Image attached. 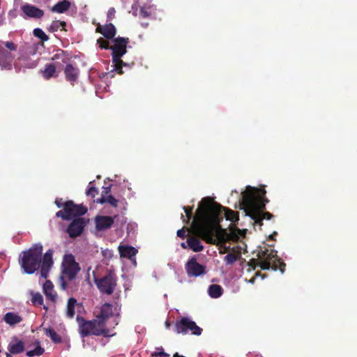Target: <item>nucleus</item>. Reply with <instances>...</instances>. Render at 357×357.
Segmentation results:
<instances>
[{"mask_svg":"<svg viewBox=\"0 0 357 357\" xmlns=\"http://www.w3.org/2000/svg\"><path fill=\"white\" fill-rule=\"evenodd\" d=\"M76 319L82 337L90 335L113 336L114 333H112L110 328H114L119 324L118 315L114 316L113 306L109 303L102 305L99 314L93 320L86 321L79 315L77 316Z\"/></svg>","mask_w":357,"mask_h":357,"instance_id":"1","label":"nucleus"},{"mask_svg":"<svg viewBox=\"0 0 357 357\" xmlns=\"http://www.w3.org/2000/svg\"><path fill=\"white\" fill-rule=\"evenodd\" d=\"M265 190L248 186L239 197L241 208L243 209L245 215L254 220L255 224L262 225L264 219L270 220L273 215L269 212H264L268 199L265 198Z\"/></svg>","mask_w":357,"mask_h":357,"instance_id":"2","label":"nucleus"},{"mask_svg":"<svg viewBox=\"0 0 357 357\" xmlns=\"http://www.w3.org/2000/svg\"><path fill=\"white\" fill-rule=\"evenodd\" d=\"M43 246L36 244L26 251L22 252L20 258L21 267L25 273L32 274L40 266V275L46 278L53 264V251L48 250L42 259Z\"/></svg>","mask_w":357,"mask_h":357,"instance_id":"3","label":"nucleus"},{"mask_svg":"<svg viewBox=\"0 0 357 357\" xmlns=\"http://www.w3.org/2000/svg\"><path fill=\"white\" fill-rule=\"evenodd\" d=\"M197 233L199 237L207 243L222 245L229 241H238L241 238L245 236L246 231L231 227L228 232L219 225L206 224L199 227Z\"/></svg>","mask_w":357,"mask_h":357,"instance_id":"4","label":"nucleus"},{"mask_svg":"<svg viewBox=\"0 0 357 357\" xmlns=\"http://www.w3.org/2000/svg\"><path fill=\"white\" fill-rule=\"evenodd\" d=\"M61 275L59 278L60 286L63 290H66L68 282L74 280L80 270L79 264L75 260L73 255H66L62 261Z\"/></svg>","mask_w":357,"mask_h":357,"instance_id":"5","label":"nucleus"},{"mask_svg":"<svg viewBox=\"0 0 357 357\" xmlns=\"http://www.w3.org/2000/svg\"><path fill=\"white\" fill-rule=\"evenodd\" d=\"M17 50V45L12 41L0 40V68L9 70L15 65L18 68L20 64L14 63L15 55L13 53Z\"/></svg>","mask_w":357,"mask_h":357,"instance_id":"6","label":"nucleus"},{"mask_svg":"<svg viewBox=\"0 0 357 357\" xmlns=\"http://www.w3.org/2000/svg\"><path fill=\"white\" fill-rule=\"evenodd\" d=\"M259 259V266L264 270L273 269L276 271L278 268L281 273L284 271L285 264L280 261L277 256V251L273 249L261 250L258 254Z\"/></svg>","mask_w":357,"mask_h":357,"instance_id":"7","label":"nucleus"},{"mask_svg":"<svg viewBox=\"0 0 357 357\" xmlns=\"http://www.w3.org/2000/svg\"><path fill=\"white\" fill-rule=\"evenodd\" d=\"M114 45L109 47V43L104 38H100L97 40V44L101 49H111L112 50V62H116L126 53V45L128 38L118 37L114 39Z\"/></svg>","mask_w":357,"mask_h":357,"instance_id":"8","label":"nucleus"},{"mask_svg":"<svg viewBox=\"0 0 357 357\" xmlns=\"http://www.w3.org/2000/svg\"><path fill=\"white\" fill-rule=\"evenodd\" d=\"M94 281L100 292L107 295H111L116 287V277L111 271L100 278H95Z\"/></svg>","mask_w":357,"mask_h":357,"instance_id":"9","label":"nucleus"},{"mask_svg":"<svg viewBox=\"0 0 357 357\" xmlns=\"http://www.w3.org/2000/svg\"><path fill=\"white\" fill-rule=\"evenodd\" d=\"M176 331L178 333L187 334L190 333L194 335H200L202 329L198 326L195 321L189 317H182L180 320L176 322Z\"/></svg>","mask_w":357,"mask_h":357,"instance_id":"10","label":"nucleus"},{"mask_svg":"<svg viewBox=\"0 0 357 357\" xmlns=\"http://www.w3.org/2000/svg\"><path fill=\"white\" fill-rule=\"evenodd\" d=\"M189 278L202 276L206 273V266L197 262L195 257L190 258L185 265Z\"/></svg>","mask_w":357,"mask_h":357,"instance_id":"11","label":"nucleus"},{"mask_svg":"<svg viewBox=\"0 0 357 357\" xmlns=\"http://www.w3.org/2000/svg\"><path fill=\"white\" fill-rule=\"evenodd\" d=\"M85 225L84 218H77L69 225L67 232L72 238L79 236L82 233Z\"/></svg>","mask_w":357,"mask_h":357,"instance_id":"12","label":"nucleus"},{"mask_svg":"<svg viewBox=\"0 0 357 357\" xmlns=\"http://www.w3.org/2000/svg\"><path fill=\"white\" fill-rule=\"evenodd\" d=\"M7 349L6 357H13V355L21 354L24 351V344L23 341L14 337L8 344Z\"/></svg>","mask_w":357,"mask_h":357,"instance_id":"13","label":"nucleus"},{"mask_svg":"<svg viewBox=\"0 0 357 357\" xmlns=\"http://www.w3.org/2000/svg\"><path fill=\"white\" fill-rule=\"evenodd\" d=\"M119 251L121 257L130 259L134 266H137L136 255L137 250L130 245H119Z\"/></svg>","mask_w":357,"mask_h":357,"instance_id":"14","label":"nucleus"},{"mask_svg":"<svg viewBox=\"0 0 357 357\" xmlns=\"http://www.w3.org/2000/svg\"><path fill=\"white\" fill-rule=\"evenodd\" d=\"M66 208L68 210V215L70 220L74 217L79 216L85 214L87 212V208L82 205H75L72 201L65 202Z\"/></svg>","mask_w":357,"mask_h":357,"instance_id":"15","label":"nucleus"},{"mask_svg":"<svg viewBox=\"0 0 357 357\" xmlns=\"http://www.w3.org/2000/svg\"><path fill=\"white\" fill-rule=\"evenodd\" d=\"M114 219L110 216L98 215L95 218L96 228L98 231H104L112 227Z\"/></svg>","mask_w":357,"mask_h":357,"instance_id":"16","label":"nucleus"},{"mask_svg":"<svg viewBox=\"0 0 357 357\" xmlns=\"http://www.w3.org/2000/svg\"><path fill=\"white\" fill-rule=\"evenodd\" d=\"M22 10L25 15L24 18L29 17L39 19L41 18L44 15L43 10L30 4L24 5L22 7Z\"/></svg>","mask_w":357,"mask_h":357,"instance_id":"17","label":"nucleus"},{"mask_svg":"<svg viewBox=\"0 0 357 357\" xmlns=\"http://www.w3.org/2000/svg\"><path fill=\"white\" fill-rule=\"evenodd\" d=\"M66 79L72 84L77 79L79 75V69L71 64H68L64 69Z\"/></svg>","mask_w":357,"mask_h":357,"instance_id":"18","label":"nucleus"},{"mask_svg":"<svg viewBox=\"0 0 357 357\" xmlns=\"http://www.w3.org/2000/svg\"><path fill=\"white\" fill-rule=\"evenodd\" d=\"M96 31L102 34L106 38L112 39L116 35V28L112 23H109L105 26H99Z\"/></svg>","mask_w":357,"mask_h":357,"instance_id":"19","label":"nucleus"},{"mask_svg":"<svg viewBox=\"0 0 357 357\" xmlns=\"http://www.w3.org/2000/svg\"><path fill=\"white\" fill-rule=\"evenodd\" d=\"M43 292L47 299L51 301L53 303L56 301L57 294L54 289L53 284L47 280L43 284Z\"/></svg>","mask_w":357,"mask_h":357,"instance_id":"20","label":"nucleus"},{"mask_svg":"<svg viewBox=\"0 0 357 357\" xmlns=\"http://www.w3.org/2000/svg\"><path fill=\"white\" fill-rule=\"evenodd\" d=\"M3 320L9 326H15L22 321V317L17 313L8 312L5 314Z\"/></svg>","mask_w":357,"mask_h":357,"instance_id":"21","label":"nucleus"},{"mask_svg":"<svg viewBox=\"0 0 357 357\" xmlns=\"http://www.w3.org/2000/svg\"><path fill=\"white\" fill-rule=\"evenodd\" d=\"M81 307L82 305L77 303L75 298H70L66 306V316L70 319L73 318L75 314V308Z\"/></svg>","mask_w":357,"mask_h":357,"instance_id":"22","label":"nucleus"},{"mask_svg":"<svg viewBox=\"0 0 357 357\" xmlns=\"http://www.w3.org/2000/svg\"><path fill=\"white\" fill-rule=\"evenodd\" d=\"M71 6V3L68 0L59 1L52 8V11L56 13H63L68 10Z\"/></svg>","mask_w":357,"mask_h":357,"instance_id":"23","label":"nucleus"},{"mask_svg":"<svg viewBox=\"0 0 357 357\" xmlns=\"http://www.w3.org/2000/svg\"><path fill=\"white\" fill-rule=\"evenodd\" d=\"M188 246L194 252H201L204 249L201 241L195 237H190L187 240Z\"/></svg>","mask_w":357,"mask_h":357,"instance_id":"24","label":"nucleus"},{"mask_svg":"<svg viewBox=\"0 0 357 357\" xmlns=\"http://www.w3.org/2000/svg\"><path fill=\"white\" fill-rule=\"evenodd\" d=\"M208 295L213 298H218L222 295L223 289L219 284H211L208 289Z\"/></svg>","mask_w":357,"mask_h":357,"instance_id":"25","label":"nucleus"},{"mask_svg":"<svg viewBox=\"0 0 357 357\" xmlns=\"http://www.w3.org/2000/svg\"><path fill=\"white\" fill-rule=\"evenodd\" d=\"M56 73V65L54 63L45 64L44 70L42 71L43 76L46 79H49L54 76Z\"/></svg>","mask_w":357,"mask_h":357,"instance_id":"26","label":"nucleus"},{"mask_svg":"<svg viewBox=\"0 0 357 357\" xmlns=\"http://www.w3.org/2000/svg\"><path fill=\"white\" fill-rule=\"evenodd\" d=\"M220 208L225 211V216L227 220H229L231 222H236L238 220V215L237 212H234L231 209L222 206H220Z\"/></svg>","mask_w":357,"mask_h":357,"instance_id":"27","label":"nucleus"},{"mask_svg":"<svg viewBox=\"0 0 357 357\" xmlns=\"http://www.w3.org/2000/svg\"><path fill=\"white\" fill-rule=\"evenodd\" d=\"M129 67V65L125 62H123L121 59H119L116 62H112L111 72H118L119 74H122L123 72L122 70V68Z\"/></svg>","mask_w":357,"mask_h":357,"instance_id":"28","label":"nucleus"},{"mask_svg":"<svg viewBox=\"0 0 357 357\" xmlns=\"http://www.w3.org/2000/svg\"><path fill=\"white\" fill-rule=\"evenodd\" d=\"M45 335L50 337L54 343H59L61 342V337L56 333V332L51 328H45Z\"/></svg>","mask_w":357,"mask_h":357,"instance_id":"29","label":"nucleus"},{"mask_svg":"<svg viewBox=\"0 0 357 357\" xmlns=\"http://www.w3.org/2000/svg\"><path fill=\"white\" fill-rule=\"evenodd\" d=\"M36 343L37 344L36 347L34 349L28 351L26 352V355L28 357L40 356L44 353L45 349L40 346L39 341L37 340Z\"/></svg>","mask_w":357,"mask_h":357,"instance_id":"30","label":"nucleus"},{"mask_svg":"<svg viewBox=\"0 0 357 357\" xmlns=\"http://www.w3.org/2000/svg\"><path fill=\"white\" fill-rule=\"evenodd\" d=\"M31 302L34 305H43V297L39 292H31Z\"/></svg>","mask_w":357,"mask_h":357,"instance_id":"31","label":"nucleus"},{"mask_svg":"<svg viewBox=\"0 0 357 357\" xmlns=\"http://www.w3.org/2000/svg\"><path fill=\"white\" fill-rule=\"evenodd\" d=\"M238 258V255L234 252H229L226 256L224 257V261L227 265H232L234 262L237 261Z\"/></svg>","mask_w":357,"mask_h":357,"instance_id":"32","label":"nucleus"},{"mask_svg":"<svg viewBox=\"0 0 357 357\" xmlns=\"http://www.w3.org/2000/svg\"><path fill=\"white\" fill-rule=\"evenodd\" d=\"M33 35L42 41H47L49 39L47 35L40 28H36L33 30Z\"/></svg>","mask_w":357,"mask_h":357,"instance_id":"33","label":"nucleus"},{"mask_svg":"<svg viewBox=\"0 0 357 357\" xmlns=\"http://www.w3.org/2000/svg\"><path fill=\"white\" fill-rule=\"evenodd\" d=\"M98 192V189L93 185V181H90L89 183L88 189L86 192V195L93 198L96 197Z\"/></svg>","mask_w":357,"mask_h":357,"instance_id":"34","label":"nucleus"},{"mask_svg":"<svg viewBox=\"0 0 357 357\" xmlns=\"http://www.w3.org/2000/svg\"><path fill=\"white\" fill-rule=\"evenodd\" d=\"M66 23L62 21H54L50 26V29L53 31H56L59 29H65Z\"/></svg>","mask_w":357,"mask_h":357,"instance_id":"35","label":"nucleus"},{"mask_svg":"<svg viewBox=\"0 0 357 357\" xmlns=\"http://www.w3.org/2000/svg\"><path fill=\"white\" fill-rule=\"evenodd\" d=\"M68 213V210L66 208V206L64 204V208L63 210H61V211H59L58 212H56V217L61 218L63 220H70V218H69V215Z\"/></svg>","mask_w":357,"mask_h":357,"instance_id":"36","label":"nucleus"},{"mask_svg":"<svg viewBox=\"0 0 357 357\" xmlns=\"http://www.w3.org/2000/svg\"><path fill=\"white\" fill-rule=\"evenodd\" d=\"M153 357H169V354L165 353L162 347L156 348V351L152 354Z\"/></svg>","mask_w":357,"mask_h":357,"instance_id":"37","label":"nucleus"},{"mask_svg":"<svg viewBox=\"0 0 357 357\" xmlns=\"http://www.w3.org/2000/svg\"><path fill=\"white\" fill-rule=\"evenodd\" d=\"M151 7H142L139 10V15L143 18L149 17L151 14Z\"/></svg>","mask_w":357,"mask_h":357,"instance_id":"38","label":"nucleus"},{"mask_svg":"<svg viewBox=\"0 0 357 357\" xmlns=\"http://www.w3.org/2000/svg\"><path fill=\"white\" fill-rule=\"evenodd\" d=\"M107 203L109 204L114 208H116L118 206L119 200L112 195H109L107 196Z\"/></svg>","mask_w":357,"mask_h":357,"instance_id":"39","label":"nucleus"},{"mask_svg":"<svg viewBox=\"0 0 357 357\" xmlns=\"http://www.w3.org/2000/svg\"><path fill=\"white\" fill-rule=\"evenodd\" d=\"M183 209H184V211L185 213L186 219L183 218V221L185 223H188L190 222V219L192 218V208L190 207L184 206Z\"/></svg>","mask_w":357,"mask_h":357,"instance_id":"40","label":"nucleus"},{"mask_svg":"<svg viewBox=\"0 0 357 357\" xmlns=\"http://www.w3.org/2000/svg\"><path fill=\"white\" fill-rule=\"evenodd\" d=\"M116 10L114 8H110L107 12V18L109 20H111L114 18Z\"/></svg>","mask_w":357,"mask_h":357,"instance_id":"41","label":"nucleus"},{"mask_svg":"<svg viewBox=\"0 0 357 357\" xmlns=\"http://www.w3.org/2000/svg\"><path fill=\"white\" fill-rule=\"evenodd\" d=\"M202 204H203V208L204 209H208L210 207V203L208 198H204L202 200Z\"/></svg>","mask_w":357,"mask_h":357,"instance_id":"42","label":"nucleus"},{"mask_svg":"<svg viewBox=\"0 0 357 357\" xmlns=\"http://www.w3.org/2000/svg\"><path fill=\"white\" fill-rule=\"evenodd\" d=\"M110 190H111V185L103 186L102 187V195H105L107 196V195H109V193L110 192Z\"/></svg>","mask_w":357,"mask_h":357,"instance_id":"43","label":"nucleus"},{"mask_svg":"<svg viewBox=\"0 0 357 357\" xmlns=\"http://www.w3.org/2000/svg\"><path fill=\"white\" fill-rule=\"evenodd\" d=\"M177 236L182 238H184L185 237V230L184 229V228H182L177 231Z\"/></svg>","mask_w":357,"mask_h":357,"instance_id":"44","label":"nucleus"},{"mask_svg":"<svg viewBox=\"0 0 357 357\" xmlns=\"http://www.w3.org/2000/svg\"><path fill=\"white\" fill-rule=\"evenodd\" d=\"M97 203L102 204L107 203V196L105 195H101V197L97 199Z\"/></svg>","mask_w":357,"mask_h":357,"instance_id":"45","label":"nucleus"},{"mask_svg":"<svg viewBox=\"0 0 357 357\" xmlns=\"http://www.w3.org/2000/svg\"><path fill=\"white\" fill-rule=\"evenodd\" d=\"M55 204L57 206L58 208H61L62 206L64 207V204L65 203H63L62 202V199H56V201H55Z\"/></svg>","mask_w":357,"mask_h":357,"instance_id":"46","label":"nucleus"},{"mask_svg":"<svg viewBox=\"0 0 357 357\" xmlns=\"http://www.w3.org/2000/svg\"><path fill=\"white\" fill-rule=\"evenodd\" d=\"M131 8L132 10V15L134 16H137V5L136 3L133 4Z\"/></svg>","mask_w":357,"mask_h":357,"instance_id":"47","label":"nucleus"},{"mask_svg":"<svg viewBox=\"0 0 357 357\" xmlns=\"http://www.w3.org/2000/svg\"><path fill=\"white\" fill-rule=\"evenodd\" d=\"M131 184L130 183H128L127 185H126V187L128 188V190L130 192V196L133 197L134 195H135V192L133 191H132V188H131Z\"/></svg>","mask_w":357,"mask_h":357,"instance_id":"48","label":"nucleus"},{"mask_svg":"<svg viewBox=\"0 0 357 357\" xmlns=\"http://www.w3.org/2000/svg\"><path fill=\"white\" fill-rule=\"evenodd\" d=\"M23 66L25 67V68H33L36 66V64L33 63H24Z\"/></svg>","mask_w":357,"mask_h":357,"instance_id":"49","label":"nucleus"},{"mask_svg":"<svg viewBox=\"0 0 357 357\" xmlns=\"http://www.w3.org/2000/svg\"><path fill=\"white\" fill-rule=\"evenodd\" d=\"M181 247H182L183 248H187V247H188V244H187V242H186V243H182L181 244Z\"/></svg>","mask_w":357,"mask_h":357,"instance_id":"50","label":"nucleus"},{"mask_svg":"<svg viewBox=\"0 0 357 357\" xmlns=\"http://www.w3.org/2000/svg\"><path fill=\"white\" fill-rule=\"evenodd\" d=\"M255 278L254 277L249 280V282L251 284H253L255 282Z\"/></svg>","mask_w":357,"mask_h":357,"instance_id":"51","label":"nucleus"},{"mask_svg":"<svg viewBox=\"0 0 357 357\" xmlns=\"http://www.w3.org/2000/svg\"><path fill=\"white\" fill-rule=\"evenodd\" d=\"M3 24H4V20H3V19H1V18L0 17V26H2Z\"/></svg>","mask_w":357,"mask_h":357,"instance_id":"52","label":"nucleus"},{"mask_svg":"<svg viewBox=\"0 0 357 357\" xmlns=\"http://www.w3.org/2000/svg\"><path fill=\"white\" fill-rule=\"evenodd\" d=\"M23 60H24V58H23L22 56H20V57L18 58V61H19L20 63V62H22Z\"/></svg>","mask_w":357,"mask_h":357,"instance_id":"53","label":"nucleus"},{"mask_svg":"<svg viewBox=\"0 0 357 357\" xmlns=\"http://www.w3.org/2000/svg\"><path fill=\"white\" fill-rule=\"evenodd\" d=\"M275 234H276V231H274L273 234H272V235H271V236H270V238H273V235H275Z\"/></svg>","mask_w":357,"mask_h":357,"instance_id":"54","label":"nucleus"},{"mask_svg":"<svg viewBox=\"0 0 357 357\" xmlns=\"http://www.w3.org/2000/svg\"><path fill=\"white\" fill-rule=\"evenodd\" d=\"M169 325H170V324H169L168 322H166V327H167V328H169Z\"/></svg>","mask_w":357,"mask_h":357,"instance_id":"55","label":"nucleus"},{"mask_svg":"<svg viewBox=\"0 0 357 357\" xmlns=\"http://www.w3.org/2000/svg\"><path fill=\"white\" fill-rule=\"evenodd\" d=\"M174 357H179L178 353H176L174 355Z\"/></svg>","mask_w":357,"mask_h":357,"instance_id":"56","label":"nucleus"},{"mask_svg":"<svg viewBox=\"0 0 357 357\" xmlns=\"http://www.w3.org/2000/svg\"><path fill=\"white\" fill-rule=\"evenodd\" d=\"M43 308H44L45 310H47V309H48V308H47V306H45V305H43Z\"/></svg>","mask_w":357,"mask_h":357,"instance_id":"57","label":"nucleus"},{"mask_svg":"<svg viewBox=\"0 0 357 357\" xmlns=\"http://www.w3.org/2000/svg\"><path fill=\"white\" fill-rule=\"evenodd\" d=\"M258 275H259V273H256V274H255V276H258Z\"/></svg>","mask_w":357,"mask_h":357,"instance_id":"58","label":"nucleus"}]
</instances>
